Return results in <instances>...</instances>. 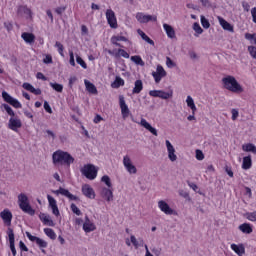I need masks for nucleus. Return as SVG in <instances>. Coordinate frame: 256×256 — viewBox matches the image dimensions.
I'll return each instance as SVG.
<instances>
[{
    "mask_svg": "<svg viewBox=\"0 0 256 256\" xmlns=\"http://www.w3.org/2000/svg\"><path fill=\"white\" fill-rule=\"evenodd\" d=\"M52 161L54 165H67L69 167V165L75 162V158L69 152L58 150L53 153Z\"/></svg>",
    "mask_w": 256,
    "mask_h": 256,
    "instance_id": "1",
    "label": "nucleus"
},
{
    "mask_svg": "<svg viewBox=\"0 0 256 256\" xmlns=\"http://www.w3.org/2000/svg\"><path fill=\"white\" fill-rule=\"evenodd\" d=\"M224 89L231 91L232 93H243V87L234 76H226L222 79Z\"/></svg>",
    "mask_w": 256,
    "mask_h": 256,
    "instance_id": "2",
    "label": "nucleus"
},
{
    "mask_svg": "<svg viewBox=\"0 0 256 256\" xmlns=\"http://www.w3.org/2000/svg\"><path fill=\"white\" fill-rule=\"evenodd\" d=\"M18 202H19L20 209L24 213H27L28 215H31V216L35 215V210L29 204V198L27 197V195L21 193L18 196Z\"/></svg>",
    "mask_w": 256,
    "mask_h": 256,
    "instance_id": "3",
    "label": "nucleus"
},
{
    "mask_svg": "<svg viewBox=\"0 0 256 256\" xmlns=\"http://www.w3.org/2000/svg\"><path fill=\"white\" fill-rule=\"evenodd\" d=\"M81 173L90 181L97 178V168H95V165L93 164L84 165V167L81 169Z\"/></svg>",
    "mask_w": 256,
    "mask_h": 256,
    "instance_id": "4",
    "label": "nucleus"
},
{
    "mask_svg": "<svg viewBox=\"0 0 256 256\" xmlns=\"http://www.w3.org/2000/svg\"><path fill=\"white\" fill-rule=\"evenodd\" d=\"M123 165L128 173H130V175H135L137 173V167L133 165V162L131 161V157H129V155L123 157Z\"/></svg>",
    "mask_w": 256,
    "mask_h": 256,
    "instance_id": "5",
    "label": "nucleus"
},
{
    "mask_svg": "<svg viewBox=\"0 0 256 256\" xmlns=\"http://www.w3.org/2000/svg\"><path fill=\"white\" fill-rule=\"evenodd\" d=\"M152 77L154 78L155 83H161L163 77H167V71L163 66L158 65L155 72H152Z\"/></svg>",
    "mask_w": 256,
    "mask_h": 256,
    "instance_id": "6",
    "label": "nucleus"
},
{
    "mask_svg": "<svg viewBox=\"0 0 256 256\" xmlns=\"http://www.w3.org/2000/svg\"><path fill=\"white\" fill-rule=\"evenodd\" d=\"M26 236L28 237L29 241H32V243H36L40 249H47V241L37 237L33 236L30 232H26Z\"/></svg>",
    "mask_w": 256,
    "mask_h": 256,
    "instance_id": "7",
    "label": "nucleus"
},
{
    "mask_svg": "<svg viewBox=\"0 0 256 256\" xmlns=\"http://www.w3.org/2000/svg\"><path fill=\"white\" fill-rule=\"evenodd\" d=\"M53 193H55V195H63V197H67L70 201H79V197L71 194L69 190L63 187H60L58 190H54Z\"/></svg>",
    "mask_w": 256,
    "mask_h": 256,
    "instance_id": "8",
    "label": "nucleus"
},
{
    "mask_svg": "<svg viewBox=\"0 0 256 256\" xmlns=\"http://www.w3.org/2000/svg\"><path fill=\"white\" fill-rule=\"evenodd\" d=\"M106 19L111 29H117V17L115 16V12L113 10H106Z\"/></svg>",
    "mask_w": 256,
    "mask_h": 256,
    "instance_id": "9",
    "label": "nucleus"
},
{
    "mask_svg": "<svg viewBox=\"0 0 256 256\" xmlns=\"http://www.w3.org/2000/svg\"><path fill=\"white\" fill-rule=\"evenodd\" d=\"M119 105L123 119H127L131 111L129 110V106H127V103H125V97L123 95L119 96Z\"/></svg>",
    "mask_w": 256,
    "mask_h": 256,
    "instance_id": "10",
    "label": "nucleus"
},
{
    "mask_svg": "<svg viewBox=\"0 0 256 256\" xmlns=\"http://www.w3.org/2000/svg\"><path fill=\"white\" fill-rule=\"evenodd\" d=\"M7 235L10 243V251L13 256H17V249H15V233L12 228H8Z\"/></svg>",
    "mask_w": 256,
    "mask_h": 256,
    "instance_id": "11",
    "label": "nucleus"
},
{
    "mask_svg": "<svg viewBox=\"0 0 256 256\" xmlns=\"http://www.w3.org/2000/svg\"><path fill=\"white\" fill-rule=\"evenodd\" d=\"M158 207L162 213H165V215H173L175 213V210H173L165 200H160L158 202Z\"/></svg>",
    "mask_w": 256,
    "mask_h": 256,
    "instance_id": "12",
    "label": "nucleus"
},
{
    "mask_svg": "<svg viewBox=\"0 0 256 256\" xmlns=\"http://www.w3.org/2000/svg\"><path fill=\"white\" fill-rule=\"evenodd\" d=\"M136 19L139 23H149V21H157V16L145 15L141 12L136 14Z\"/></svg>",
    "mask_w": 256,
    "mask_h": 256,
    "instance_id": "13",
    "label": "nucleus"
},
{
    "mask_svg": "<svg viewBox=\"0 0 256 256\" xmlns=\"http://www.w3.org/2000/svg\"><path fill=\"white\" fill-rule=\"evenodd\" d=\"M1 219L4 221V223L8 226L11 227V221L13 220V213L9 211V209H4L0 213Z\"/></svg>",
    "mask_w": 256,
    "mask_h": 256,
    "instance_id": "14",
    "label": "nucleus"
},
{
    "mask_svg": "<svg viewBox=\"0 0 256 256\" xmlns=\"http://www.w3.org/2000/svg\"><path fill=\"white\" fill-rule=\"evenodd\" d=\"M8 127L12 131H17V129H21V127H23V123L21 122V119L11 117L9 119Z\"/></svg>",
    "mask_w": 256,
    "mask_h": 256,
    "instance_id": "15",
    "label": "nucleus"
},
{
    "mask_svg": "<svg viewBox=\"0 0 256 256\" xmlns=\"http://www.w3.org/2000/svg\"><path fill=\"white\" fill-rule=\"evenodd\" d=\"M166 147L168 151V159H170L172 163L177 161V154H175V147L171 145V142L169 140H166Z\"/></svg>",
    "mask_w": 256,
    "mask_h": 256,
    "instance_id": "16",
    "label": "nucleus"
},
{
    "mask_svg": "<svg viewBox=\"0 0 256 256\" xmlns=\"http://www.w3.org/2000/svg\"><path fill=\"white\" fill-rule=\"evenodd\" d=\"M97 227L91 222L89 219V216H85V222L83 223V230L85 233H91L92 231H95Z\"/></svg>",
    "mask_w": 256,
    "mask_h": 256,
    "instance_id": "17",
    "label": "nucleus"
},
{
    "mask_svg": "<svg viewBox=\"0 0 256 256\" xmlns=\"http://www.w3.org/2000/svg\"><path fill=\"white\" fill-rule=\"evenodd\" d=\"M139 125H141V127H144V129H146L147 131L152 133V135H154L155 137H157V135H159L157 133V129L153 128V126H151L149 124V122H147V120H145V118H141V121L139 122Z\"/></svg>",
    "mask_w": 256,
    "mask_h": 256,
    "instance_id": "18",
    "label": "nucleus"
},
{
    "mask_svg": "<svg viewBox=\"0 0 256 256\" xmlns=\"http://www.w3.org/2000/svg\"><path fill=\"white\" fill-rule=\"evenodd\" d=\"M82 193L85 197H88V199H95V190H93L89 184L82 186Z\"/></svg>",
    "mask_w": 256,
    "mask_h": 256,
    "instance_id": "19",
    "label": "nucleus"
},
{
    "mask_svg": "<svg viewBox=\"0 0 256 256\" xmlns=\"http://www.w3.org/2000/svg\"><path fill=\"white\" fill-rule=\"evenodd\" d=\"M218 21H219L222 29H224V31H229L230 33H233L235 31L233 29V25H231L229 22L224 20L223 17L218 16Z\"/></svg>",
    "mask_w": 256,
    "mask_h": 256,
    "instance_id": "20",
    "label": "nucleus"
},
{
    "mask_svg": "<svg viewBox=\"0 0 256 256\" xmlns=\"http://www.w3.org/2000/svg\"><path fill=\"white\" fill-rule=\"evenodd\" d=\"M40 220L44 225H47L48 227H55V222H53V219H51V216L42 213L40 214Z\"/></svg>",
    "mask_w": 256,
    "mask_h": 256,
    "instance_id": "21",
    "label": "nucleus"
},
{
    "mask_svg": "<svg viewBox=\"0 0 256 256\" xmlns=\"http://www.w3.org/2000/svg\"><path fill=\"white\" fill-rule=\"evenodd\" d=\"M21 37L25 43H28L29 45H32V43H35V34L30 32H23L21 34Z\"/></svg>",
    "mask_w": 256,
    "mask_h": 256,
    "instance_id": "22",
    "label": "nucleus"
},
{
    "mask_svg": "<svg viewBox=\"0 0 256 256\" xmlns=\"http://www.w3.org/2000/svg\"><path fill=\"white\" fill-rule=\"evenodd\" d=\"M101 196L103 197V199L107 200L108 203L110 201H113V191L109 188H102Z\"/></svg>",
    "mask_w": 256,
    "mask_h": 256,
    "instance_id": "23",
    "label": "nucleus"
},
{
    "mask_svg": "<svg viewBox=\"0 0 256 256\" xmlns=\"http://www.w3.org/2000/svg\"><path fill=\"white\" fill-rule=\"evenodd\" d=\"M231 249L234 250L235 254L238 256L245 255V246L243 244H231Z\"/></svg>",
    "mask_w": 256,
    "mask_h": 256,
    "instance_id": "24",
    "label": "nucleus"
},
{
    "mask_svg": "<svg viewBox=\"0 0 256 256\" xmlns=\"http://www.w3.org/2000/svg\"><path fill=\"white\" fill-rule=\"evenodd\" d=\"M143 91V80L139 79L134 82V88L132 90L133 95H139Z\"/></svg>",
    "mask_w": 256,
    "mask_h": 256,
    "instance_id": "25",
    "label": "nucleus"
},
{
    "mask_svg": "<svg viewBox=\"0 0 256 256\" xmlns=\"http://www.w3.org/2000/svg\"><path fill=\"white\" fill-rule=\"evenodd\" d=\"M163 28L166 31V35L167 37H169V39H175V29L173 28V26L169 24H163Z\"/></svg>",
    "mask_w": 256,
    "mask_h": 256,
    "instance_id": "26",
    "label": "nucleus"
},
{
    "mask_svg": "<svg viewBox=\"0 0 256 256\" xmlns=\"http://www.w3.org/2000/svg\"><path fill=\"white\" fill-rule=\"evenodd\" d=\"M84 83H85L86 91H88V93H92V95H97L98 91L95 84L91 83L89 80H85Z\"/></svg>",
    "mask_w": 256,
    "mask_h": 256,
    "instance_id": "27",
    "label": "nucleus"
},
{
    "mask_svg": "<svg viewBox=\"0 0 256 256\" xmlns=\"http://www.w3.org/2000/svg\"><path fill=\"white\" fill-rule=\"evenodd\" d=\"M117 41H124V42H127L129 41L127 39V37L125 36H112L111 38V44L112 45H115L116 47H122L120 43H118Z\"/></svg>",
    "mask_w": 256,
    "mask_h": 256,
    "instance_id": "28",
    "label": "nucleus"
},
{
    "mask_svg": "<svg viewBox=\"0 0 256 256\" xmlns=\"http://www.w3.org/2000/svg\"><path fill=\"white\" fill-rule=\"evenodd\" d=\"M253 165V161L251 160V155L245 156L243 158L242 162V169H251V166Z\"/></svg>",
    "mask_w": 256,
    "mask_h": 256,
    "instance_id": "29",
    "label": "nucleus"
},
{
    "mask_svg": "<svg viewBox=\"0 0 256 256\" xmlns=\"http://www.w3.org/2000/svg\"><path fill=\"white\" fill-rule=\"evenodd\" d=\"M125 85V80H123L121 77L116 76L114 82L111 84L112 89H119V87H123Z\"/></svg>",
    "mask_w": 256,
    "mask_h": 256,
    "instance_id": "30",
    "label": "nucleus"
},
{
    "mask_svg": "<svg viewBox=\"0 0 256 256\" xmlns=\"http://www.w3.org/2000/svg\"><path fill=\"white\" fill-rule=\"evenodd\" d=\"M242 149L246 153H253L254 155H256V146L253 143H248V144L242 145Z\"/></svg>",
    "mask_w": 256,
    "mask_h": 256,
    "instance_id": "31",
    "label": "nucleus"
},
{
    "mask_svg": "<svg viewBox=\"0 0 256 256\" xmlns=\"http://www.w3.org/2000/svg\"><path fill=\"white\" fill-rule=\"evenodd\" d=\"M239 229L242 231V233H246L247 235H250V233H253V228L251 227V224L249 223H243L239 226Z\"/></svg>",
    "mask_w": 256,
    "mask_h": 256,
    "instance_id": "32",
    "label": "nucleus"
},
{
    "mask_svg": "<svg viewBox=\"0 0 256 256\" xmlns=\"http://www.w3.org/2000/svg\"><path fill=\"white\" fill-rule=\"evenodd\" d=\"M158 97L160 99H171V97H173V90H171L170 92H165L163 90H158Z\"/></svg>",
    "mask_w": 256,
    "mask_h": 256,
    "instance_id": "33",
    "label": "nucleus"
},
{
    "mask_svg": "<svg viewBox=\"0 0 256 256\" xmlns=\"http://www.w3.org/2000/svg\"><path fill=\"white\" fill-rule=\"evenodd\" d=\"M186 103L187 106L191 108L193 115H195V111H197V106H195V101L191 96H187Z\"/></svg>",
    "mask_w": 256,
    "mask_h": 256,
    "instance_id": "34",
    "label": "nucleus"
},
{
    "mask_svg": "<svg viewBox=\"0 0 256 256\" xmlns=\"http://www.w3.org/2000/svg\"><path fill=\"white\" fill-rule=\"evenodd\" d=\"M18 15H29V17H31V9H29L27 6H19Z\"/></svg>",
    "mask_w": 256,
    "mask_h": 256,
    "instance_id": "35",
    "label": "nucleus"
},
{
    "mask_svg": "<svg viewBox=\"0 0 256 256\" xmlns=\"http://www.w3.org/2000/svg\"><path fill=\"white\" fill-rule=\"evenodd\" d=\"M44 233L45 235H47V237L52 239V241H55V239H57V234H55V231L51 228H45Z\"/></svg>",
    "mask_w": 256,
    "mask_h": 256,
    "instance_id": "36",
    "label": "nucleus"
},
{
    "mask_svg": "<svg viewBox=\"0 0 256 256\" xmlns=\"http://www.w3.org/2000/svg\"><path fill=\"white\" fill-rule=\"evenodd\" d=\"M131 61L133 63H135L136 65H140L141 67L145 66V62L143 61V59H141V56L135 55V56H131Z\"/></svg>",
    "mask_w": 256,
    "mask_h": 256,
    "instance_id": "37",
    "label": "nucleus"
},
{
    "mask_svg": "<svg viewBox=\"0 0 256 256\" xmlns=\"http://www.w3.org/2000/svg\"><path fill=\"white\" fill-rule=\"evenodd\" d=\"M50 87H52V89H54V91H57V93H63V85L62 84L50 82Z\"/></svg>",
    "mask_w": 256,
    "mask_h": 256,
    "instance_id": "38",
    "label": "nucleus"
},
{
    "mask_svg": "<svg viewBox=\"0 0 256 256\" xmlns=\"http://www.w3.org/2000/svg\"><path fill=\"white\" fill-rule=\"evenodd\" d=\"M102 183H105L108 188L113 187V184L111 183V178L108 175H104L101 178Z\"/></svg>",
    "mask_w": 256,
    "mask_h": 256,
    "instance_id": "39",
    "label": "nucleus"
},
{
    "mask_svg": "<svg viewBox=\"0 0 256 256\" xmlns=\"http://www.w3.org/2000/svg\"><path fill=\"white\" fill-rule=\"evenodd\" d=\"M76 63H78V65L81 66L82 69H87V63H85V60H83L81 56H76Z\"/></svg>",
    "mask_w": 256,
    "mask_h": 256,
    "instance_id": "40",
    "label": "nucleus"
},
{
    "mask_svg": "<svg viewBox=\"0 0 256 256\" xmlns=\"http://www.w3.org/2000/svg\"><path fill=\"white\" fill-rule=\"evenodd\" d=\"M3 108L8 113V115H10V117H15V112L13 111V108L9 106V104H3Z\"/></svg>",
    "mask_w": 256,
    "mask_h": 256,
    "instance_id": "41",
    "label": "nucleus"
},
{
    "mask_svg": "<svg viewBox=\"0 0 256 256\" xmlns=\"http://www.w3.org/2000/svg\"><path fill=\"white\" fill-rule=\"evenodd\" d=\"M2 98L6 103H11L13 101V97L9 95V93H7L6 91L2 92Z\"/></svg>",
    "mask_w": 256,
    "mask_h": 256,
    "instance_id": "42",
    "label": "nucleus"
},
{
    "mask_svg": "<svg viewBox=\"0 0 256 256\" xmlns=\"http://www.w3.org/2000/svg\"><path fill=\"white\" fill-rule=\"evenodd\" d=\"M201 25L204 29H209V27H211V23H209V20H207L205 16H201Z\"/></svg>",
    "mask_w": 256,
    "mask_h": 256,
    "instance_id": "43",
    "label": "nucleus"
},
{
    "mask_svg": "<svg viewBox=\"0 0 256 256\" xmlns=\"http://www.w3.org/2000/svg\"><path fill=\"white\" fill-rule=\"evenodd\" d=\"M9 105H12V107H14L15 109H21L22 105L21 102H19V100L13 98L12 101H10Z\"/></svg>",
    "mask_w": 256,
    "mask_h": 256,
    "instance_id": "44",
    "label": "nucleus"
},
{
    "mask_svg": "<svg viewBox=\"0 0 256 256\" xmlns=\"http://www.w3.org/2000/svg\"><path fill=\"white\" fill-rule=\"evenodd\" d=\"M55 47H57L58 49V53L61 55V57H65V54H63V51H64V47H63V44H61V42L57 41L55 43Z\"/></svg>",
    "mask_w": 256,
    "mask_h": 256,
    "instance_id": "45",
    "label": "nucleus"
},
{
    "mask_svg": "<svg viewBox=\"0 0 256 256\" xmlns=\"http://www.w3.org/2000/svg\"><path fill=\"white\" fill-rule=\"evenodd\" d=\"M246 219H248V221H256V211L254 212H247L245 214Z\"/></svg>",
    "mask_w": 256,
    "mask_h": 256,
    "instance_id": "46",
    "label": "nucleus"
},
{
    "mask_svg": "<svg viewBox=\"0 0 256 256\" xmlns=\"http://www.w3.org/2000/svg\"><path fill=\"white\" fill-rule=\"evenodd\" d=\"M193 29L198 35H201V33H203V28H201V25H199V23L197 22L193 24Z\"/></svg>",
    "mask_w": 256,
    "mask_h": 256,
    "instance_id": "47",
    "label": "nucleus"
},
{
    "mask_svg": "<svg viewBox=\"0 0 256 256\" xmlns=\"http://www.w3.org/2000/svg\"><path fill=\"white\" fill-rule=\"evenodd\" d=\"M47 199H48L49 207L57 206V201L55 200V198H53V196L48 195Z\"/></svg>",
    "mask_w": 256,
    "mask_h": 256,
    "instance_id": "48",
    "label": "nucleus"
},
{
    "mask_svg": "<svg viewBox=\"0 0 256 256\" xmlns=\"http://www.w3.org/2000/svg\"><path fill=\"white\" fill-rule=\"evenodd\" d=\"M130 241L133 244V246L135 247V249H139V240L137 238H135V235L130 236Z\"/></svg>",
    "mask_w": 256,
    "mask_h": 256,
    "instance_id": "49",
    "label": "nucleus"
},
{
    "mask_svg": "<svg viewBox=\"0 0 256 256\" xmlns=\"http://www.w3.org/2000/svg\"><path fill=\"white\" fill-rule=\"evenodd\" d=\"M166 65L169 67V69H173V67L177 66V64L173 62L170 57H166Z\"/></svg>",
    "mask_w": 256,
    "mask_h": 256,
    "instance_id": "50",
    "label": "nucleus"
},
{
    "mask_svg": "<svg viewBox=\"0 0 256 256\" xmlns=\"http://www.w3.org/2000/svg\"><path fill=\"white\" fill-rule=\"evenodd\" d=\"M248 52L250 53L252 59H256V47L248 46Z\"/></svg>",
    "mask_w": 256,
    "mask_h": 256,
    "instance_id": "51",
    "label": "nucleus"
},
{
    "mask_svg": "<svg viewBox=\"0 0 256 256\" xmlns=\"http://www.w3.org/2000/svg\"><path fill=\"white\" fill-rule=\"evenodd\" d=\"M70 209L75 213V215H81V210L74 203L71 204Z\"/></svg>",
    "mask_w": 256,
    "mask_h": 256,
    "instance_id": "52",
    "label": "nucleus"
},
{
    "mask_svg": "<svg viewBox=\"0 0 256 256\" xmlns=\"http://www.w3.org/2000/svg\"><path fill=\"white\" fill-rule=\"evenodd\" d=\"M196 159L198 161H203V159H205V154H203V151L199 149L196 150Z\"/></svg>",
    "mask_w": 256,
    "mask_h": 256,
    "instance_id": "53",
    "label": "nucleus"
},
{
    "mask_svg": "<svg viewBox=\"0 0 256 256\" xmlns=\"http://www.w3.org/2000/svg\"><path fill=\"white\" fill-rule=\"evenodd\" d=\"M22 87H23V89H25L26 91H29L30 93H32V91L34 89L33 85H31L28 82H24Z\"/></svg>",
    "mask_w": 256,
    "mask_h": 256,
    "instance_id": "54",
    "label": "nucleus"
},
{
    "mask_svg": "<svg viewBox=\"0 0 256 256\" xmlns=\"http://www.w3.org/2000/svg\"><path fill=\"white\" fill-rule=\"evenodd\" d=\"M232 113V121H237V117H239V110L233 108L231 110Z\"/></svg>",
    "mask_w": 256,
    "mask_h": 256,
    "instance_id": "55",
    "label": "nucleus"
},
{
    "mask_svg": "<svg viewBox=\"0 0 256 256\" xmlns=\"http://www.w3.org/2000/svg\"><path fill=\"white\" fill-rule=\"evenodd\" d=\"M43 63H45V65H49L50 63H53V57H51V55H46L45 58L43 59Z\"/></svg>",
    "mask_w": 256,
    "mask_h": 256,
    "instance_id": "56",
    "label": "nucleus"
},
{
    "mask_svg": "<svg viewBox=\"0 0 256 256\" xmlns=\"http://www.w3.org/2000/svg\"><path fill=\"white\" fill-rule=\"evenodd\" d=\"M118 53L121 55V57H124V59H129V53H127V51L124 49H118Z\"/></svg>",
    "mask_w": 256,
    "mask_h": 256,
    "instance_id": "57",
    "label": "nucleus"
},
{
    "mask_svg": "<svg viewBox=\"0 0 256 256\" xmlns=\"http://www.w3.org/2000/svg\"><path fill=\"white\" fill-rule=\"evenodd\" d=\"M44 109L47 113H53V109H51V105H49V102L47 101L44 102Z\"/></svg>",
    "mask_w": 256,
    "mask_h": 256,
    "instance_id": "58",
    "label": "nucleus"
},
{
    "mask_svg": "<svg viewBox=\"0 0 256 256\" xmlns=\"http://www.w3.org/2000/svg\"><path fill=\"white\" fill-rule=\"evenodd\" d=\"M67 7L63 6V7H58L55 9V13H57V15H63L64 11H66Z\"/></svg>",
    "mask_w": 256,
    "mask_h": 256,
    "instance_id": "59",
    "label": "nucleus"
},
{
    "mask_svg": "<svg viewBox=\"0 0 256 256\" xmlns=\"http://www.w3.org/2000/svg\"><path fill=\"white\" fill-rule=\"evenodd\" d=\"M19 247L21 251H25V252L29 251V248H27V245H25L24 241L19 242Z\"/></svg>",
    "mask_w": 256,
    "mask_h": 256,
    "instance_id": "60",
    "label": "nucleus"
},
{
    "mask_svg": "<svg viewBox=\"0 0 256 256\" xmlns=\"http://www.w3.org/2000/svg\"><path fill=\"white\" fill-rule=\"evenodd\" d=\"M51 209H52L53 215H55L56 217H59V215H60L59 207H57V205H56V206H52Z\"/></svg>",
    "mask_w": 256,
    "mask_h": 256,
    "instance_id": "61",
    "label": "nucleus"
},
{
    "mask_svg": "<svg viewBox=\"0 0 256 256\" xmlns=\"http://www.w3.org/2000/svg\"><path fill=\"white\" fill-rule=\"evenodd\" d=\"M69 55H70V65H72V67H75V55L73 54V51H70Z\"/></svg>",
    "mask_w": 256,
    "mask_h": 256,
    "instance_id": "62",
    "label": "nucleus"
},
{
    "mask_svg": "<svg viewBox=\"0 0 256 256\" xmlns=\"http://www.w3.org/2000/svg\"><path fill=\"white\" fill-rule=\"evenodd\" d=\"M149 95L150 97H159V90H150Z\"/></svg>",
    "mask_w": 256,
    "mask_h": 256,
    "instance_id": "63",
    "label": "nucleus"
},
{
    "mask_svg": "<svg viewBox=\"0 0 256 256\" xmlns=\"http://www.w3.org/2000/svg\"><path fill=\"white\" fill-rule=\"evenodd\" d=\"M251 15H252L253 22L256 23V7L252 8Z\"/></svg>",
    "mask_w": 256,
    "mask_h": 256,
    "instance_id": "64",
    "label": "nucleus"
}]
</instances>
